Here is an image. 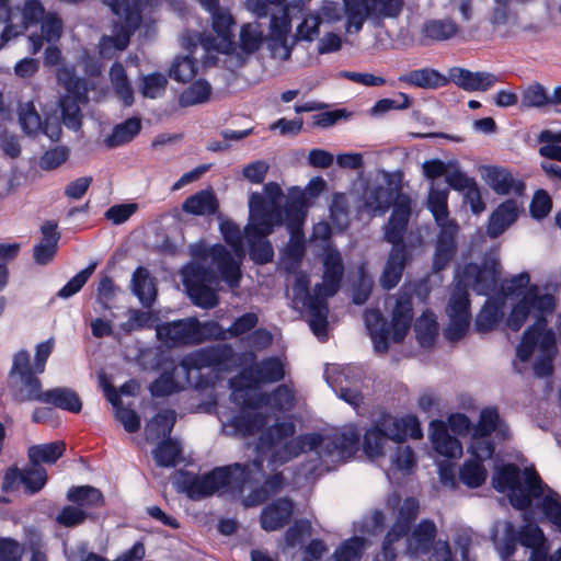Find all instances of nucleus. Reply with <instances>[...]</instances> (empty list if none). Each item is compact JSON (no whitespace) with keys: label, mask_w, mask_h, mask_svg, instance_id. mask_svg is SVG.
I'll use <instances>...</instances> for the list:
<instances>
[{"label":"nucleus","mask_w":561,"mask_h":561,"mask_svg":"<svg viewBox=\"0 0 561 561\" xmlns=\"http://www.w3.org/2000/svg\"><path fill=\"white\" fill-rule=\"evenodd\" d=\"M295 432L293 422L276 423L261 434L256 457L251 463L216 468L208 474L195 478L186 489L187 495L191 499H202L216 492L241 493L245 485L263 481L261 489L255 490L247 500V505L259 504L279 492L285 484L282 473L265 477V459L267 467L274 471L299 455L310 451L316 458L310 460L306 476L322 474L351 458L359 442V432L354 426L328 436L306 434L293 437Z\"/></svg>","instance_id":"f257e3e1"},{"label":"nucleus","mask_w":561,"mask_h":561,"mask_svg":"<svg viewBox=\"0 0 561 561\" xmlns=\"http://www.w3.org/2000/svg\"><path fill=\"white\" fill-rule=\"evenodd\" d=\"M507 296H514V304L511 313L506 319V327L512 331H518L528 317L536 322L523 334L522 341L516 348L517 362L514 366L518 373L524 370L519 363L526 364L538 353L534 364V371L538 377H547L552 374L553 358L557 353L556 335L552 330L546 329L547 317L552 314L556 308L554 296L538 285H530V276L523 272L507 279L504 285Z\"/></svg>","instance_id":"f03ea898"},{"label":"nucleus","mask_w":561,"mask_h":561,"mask_svg":"<svg viewBox=\"0 0 561 561\" xmlns=\"http://www.w3.org/2000/svg\"><path fill=\"white\" fill-rule=\"evenodd\" d=\"M492 483L500 492L508 491L512 505L518 510L535 503L561 533V496L548 488L533 468H525L522 473L515 465L497 467Z\"/></svg>","instance_id":"7ed1b4c3"},{"label":"nucleus","mask_w":561,"mask_h":561,"mask_svg":"<svg viewBox=\"0 0 561 561\" xmlns=\"http://www.w3.org/2000/svg\"><path fill=\"white\" fill-rule=\"evenodd\" d=\"M323 275L322 282L313 288L310 294V279L305 273L296 276L294 284V302L301 305L309 314V327L313 334L320 340L328 339V302L339 288L344 274V265L341 253L336 249L327 248L322 257Z\"/></svg>","instance_id":"20e7f679"},{"label":"nucleus","mask_w":561,"mask_h":561,"mask_svg":"<svg viewBox=\"0 0 561 561\" xmlns=\"http://www.w3.org/2000/svg\"><path fill=\"white\" fill-rule=\"evenodd\" d=\"M283 191L277 183H267L263 194L253 193L249 201L250 218L245 226L244 234L249 244L251 259L264 264L273 259V248L266 237L275 226L284 222V214L280 208Z\"/></svg>","instance_id":"39448f33"},{"label":"nucleus","mask_w":561,"mask_h":561,"mask_svg":"<svg viewBox=\"0 0 561 561\" xmlns=\"http://www.w3.org/2000/svg\"><path fill=\"white\" fill-rule=\"evenodd\" d=\"M391 205L393 209L383 227V237L387 242L397 244L403 240L411 216L412 201L409 195L400 192L388 173L368 181L362 194V206L365 211L371 216H382Z\"/></svg>","instance_id":"423d86ee"},{"label":"nucleus","mask_w":561,"mask_h":561,"mask_svg":"<svg viewBox=\"0 0 561 561\" xmlns=\"http://www.w3.org/2000/svg\"><path fill=\"white\" fill-rule=\"evenodd\" d=\"M496 264H486L479 267L476 264H468L456 271L457 285L455 286L447 306L449 324L445 330V336L449 341H458L465 336L470 324V310L468 299V287H471L479 295H489L496 287L497 283Z\"/></svg>","instance_id":"0eeeda50"},{"label":"nucleus","mask_w":561,"mask_h":561,"mask_svg":"<svg viewBox=\"0 0 561 561\" xmlns=\"http://www.w3.org/2000/svg\"><path fill=\"white\" fill-rule=\"evenodd\" d=\"M492 433H495L496 437L501 439H506L510 436V428L500 419L495 408H485L481 411L480 419L472 428L468 446L471 458L465 461L459 470L460 481L468 488H478L486 479V470L482 462L494 454V444L490 438Z\"/></svg>","instance_id":"6e6552de"},{"label":"nucleus","mask_w":561,"mask_h":561,"mask_svg":"<svg viewBox=\"0 0 561 561\" xmlns=\"http://www.w3.org/2000/svg\"><path fill=\"white\" fill-rule=\"evenodd\" d=\"M231 400L240 405V412L234 415L225 426L232 427L240 436H250L259 432L267 422L266 415L260 410L271 407L273 410L283 412L290 411L295 407V394L287 385L278 386L272 393H254L242 389L231 393Z\"/></svg>","instance_id":"1a4fd4ad"},{"label":"nucleus","mask_w":561,"mask_h":561,"mask_svg":"<svg viewBox=\"0 0 561 561\" xmlns=\"http://www.w3.org/2000/svg\"><path fill=\"white\" fill-rule=\"evenodd\" d=\"M220 232L225 241L231 247L233 254L222 244H207L199 242L191 245V255L205 263L211 261L217 267L224 282L232 289L239 287L241 280V262L245 255L239 227L229 220L220 222Z\"/></svg>","instance_id":"9d476101"},{"label":"nucleus","mask_w":561,"mask_h":561,"mask_svg":"<svg viewBox=\"0 0 561 561\" xmlns=\"http://www.w3.org/2000/svg\"><path fill=\"white\" fill-rule=\"evenodd\" d=\"M409 437L413 439L422 437L421 425L416 416L407 414L398 417L383 414L366 431L363 449L369 459L375 460L386 455L389 440L399 444Z\"/></svg>","instance_id":"9b49d317"},{"label":"nucleus","mask_w":561,"mask_h":561,"mask_svg":"<svg viewBox=\"0 0 561 561\" xmlns=\"http://www.w3.org/2000/svg\"><path fill=\"white\" fill-rule=\"evenodd\" d=\"M412 318V299L407 286L401 289V293L396 299L391 325L387 323L379 310H367L365 312V323L374 343L375 351L386 353L389 347L388 340L391 334L394 342L403 341L410 330Z\"/></svg>","instance_id":"f8f14e48"},{"label":"nucleus","mask_w":561,"mask_h":561,"mask_svg":"<svg viewBox=\"0 0 561 561\" xmlns=\"http://www.w3.org/2000/svg\"><path fill=\"white\" fill-rule=\"evenodd\" d=\"M448 195V186L432 182L426 205L439 227L433 260V268L436 272L445 268L451 261L456 251V236L459 230L457 222L449 218Z\"/></svg>","instance_id":"ddd939ff"},{"label":"nucleus","mask_w":561,"mask_h":561,"mask_svg":"<svg viewBox=\"0 0 561 561\" xmlns=\"http://www.w3.org/2000/svg\"><path fill=\"white\" fill-rule=\"evenodd\" d=\"M149 0H103L117 20L114 22V35L104 36L100 43V53L110 58L115 51L124 50L129 44V37L139 26L141 8Z\"/></svg>","instance_id":"4468645a"},{"label":"nucleus","mask_w":561,"mask_h":561,"mask_svg":"<svg viewBox=\"0 0 561 561\" xmlns=\"http://www.w3.org/2000/svg\"><path fill=\"white\" fill-rule=\"evenodd\" d=\"M183 283L192 301L202 308L210 309L218 305L217 295L220 280L224 282L211 261L195 260L182 271Z\"/></svg>","instance_id":"2eb2a0df"},{"label":"nucleus","mask_w":561,"mask_h":561,"mask_svg":"<svg viewBox=\"0 0 561 561\" xmlns=\"http://www.w3.org/2000/svg\"><path fill=\"white\" fill-rule=\"evenodd\" d=\"M387 506L392 510L398 508V511L396 522L383 541L381 556H378L376 561H394L396 548L393 546L408 535L420 507L417 500L414 497H408L401 503V499L397 493L389 495Z\"/></svg>","instance_id":"dca6fc26"},{"label":"nucleus","mask_w":561,"mask_h":561,"mask_svg":"<svg viewBox=\"0 0 561 561\" xmlns=\"http://www.w3.org/2000/svg\"><path fill=\"white\" fill-rule=\"evenodd\" d=\"M493 540L504 558L513 554L517 542L531 550L547 547V540L542 530L534 524H528L520 531H516L512 523H500L495 526Z\"/></svg>","instance_id":"f3484780"},{"label":"nucleus","mask_w":561,"mask_h":561,"mask_svg":"<svg viewBox=\"0 0 561 561\" xmlns=\"http://www.w3.org/2000/svg\"><path fill=\"white\" fill-rule=\"evenodd\" d=\"M347 18V32H359L365 20L373 18H396L404 0H343Z\"/></svg>","instance_id":"a211bd4d"},{"label":"nucleus","mask_w":561,"mask_h":561,"mask_svg":"<svg viewBox=\"0 0 561 561\" xmlns=\"http://www.w3.org/2000/svg\"><path fill=\"white\" fill-rule=\"evenodd\" d=\"M58 81L65 87L67 94L60 100L62 122L70 129L81 126L80 104L88 101L85 82L73 76L69 68H61L57 73Z\"/></svg>","instance_id":"6ab92c4d"},{"label":"nucleus","mask_w":561,"mask_h":561,"mask_svg":"<svg viewBox=\"0 0 561 561\" xmlns=\"http://www.w3.org/2000/svg\"><path fill=\"white\" fill-rule=\"evenodd\" d=\"M284 376L283 363L278 358L270 357L243 369L239 376L231 379L230 387L232 392L242 389L254 396V393L260 392L259 386L261 383L276 382L282 380Z\"/></svg>","instance_id":"aec40b11"},{"label":"nucleus","mask_w":561,"mask_h":561,"mask_svg":"<svg viewBox=\"0 0 561 561\" xmlns=\"http://www.w3.org/2000/svg\"><path fill=\"white\" fill-rule=\"evenodd\" d=\"M325 378L332 389L348 404L359 407L363 401L357 383L364 377V370L356 365H330L325 368Z\"/></svg>","instance_id":"412c9836"},{"label":"nucleus","mask_w":561,"mask_h":561,"mask_svg":"<svg viewBox=\"0 0 561 561\" xmlns=\"http://www.w3.org/2000/svg\"><path fill=\"white\" fill-rule=\"evenodd\" d=\"M307 207L306 192L298 187L290 188L283 211V224L287 226L291 234V244L288 247L287 253L295 261H299L304 254V245L297 238L301 233V226L307 215Z\"/></svg>","instance_id":"4be33fe9"},{"label":"nucleus","mask_w":561,"mask_h":561,"mask_svg":"<svg viewBox=\"0 0 561 561\" xmlns=\"http://www.w3.org/2000/svg\"><path fill=\"white\" fill-rule=\"evenodd\" d=\"M211 28L216 37H205L202 39L203 48L207 51L216 50L224 55L236 50L233 42V27L236 20L228 9L220 8L211 14Z\"/></svg>","instance_id":"5701e85b"},{"label":"nucleus","mask_w":561,"mask_h":561,"mask_svg":"<svg viewBox=\"0 0 561 561\" xmlns=\"http://www.w3.org/2000/svg\"><path fill=\"white\" fill-rule=\"evenodd\" d=\"M265 38L266 36L261 23L249 22L242 24L236 50H232L231 54H226L228 68L232 70L242 67L247 59L262 47Z\"/></svg>","instance_id":"b1692460"},{"label":"nucleus","mask_w":561,"mask_h":561,"mask_svg":"<svg viewBox=\"0 0 561 561\" xmlns=\"http://www.w3.org/2000/svg\"><path fill=\"white\" fill-rule=\"evenodd\" d=\"M45 15V9L38 0H26L22 9L18 8L13 11L3 30L4 41H10L23 34L30 26L42 21Z\"/></svg>","instance_id":"393cba45"},{"label":"nucleus","mask_w":561,"mask_h":561,"mask_svg":"<svg viewBox=\"0 0 561 561\" xmlns=\"http://www.w3.org/2000/svg\"><path fill=\"white\" fill-rule=\"evenodd\" d=\"M47 481V472L39 466L32 465L25 469L11 468L7 471L2 489L12 491L21 483L27 493L34 494L42 490Z\"/></svg>","instance_id":"a878e982"},{"label":"nucleus","mask_w":561,"mask_h":561,"mask_svg":"<svg viewBox=\"0 0 561 561\" xmlns=\"http://www.w3.org/2000/svg\"><path fill=\"white\" fill-rule=\"evenodd\" d=\"M485 183L499 195H523L525 183L508 169L495 165L482 168Z\"/></svg>","instance_id":"bb28decb"},{"label":"nucleus","mask_w":561,"mask_h":561,"mask_svg":"<svg viewBox=\"0 0 561 561\" xmlns=\"http://www.w3.org/2000/svg\"><path fill=\"white\" fill-rule=\"evenodd\" d=\"M449 81L465 91H488L494 87L500 78L486 71H470L465 68L454 67L449 69Z\"/></svg>","instance_id":"cd10ccee"},{"label":"nucleus","mask_w":561,"mask_h":561,"mask_svg":"<svg viewBox=\"0 0 561 561\" xmlns=\"http://www.w3.org/2000/svg\"><path fill=\"white\" fill-rule=\"evenodd\" d=\"M430 438L434 450L446 458H459L462 456V445L453 437L445 422L435 420L430 424Z\"/></svg>","instance_id":"c85d7f7f"},{"label":"nucleus","mask_w":561,"mask_h":561,"mask_svg":"<svg viewBox=\"0 0 561 561\" xmlns=\"http://www.w3.org/2000/svg\"><path fill=\"white\" fill-rule=\"evenodd\" d=\"M437 527L433 520L422 519L411 535L407 538V553L411 557H420L431 551L435 543Z\"/></svg>","instance_id":"c756f323"},{"label":"nucleus","mask_w":561,"mask_h":561,"mask_svg":"<svg viewBox=\"0 0 561 561\" xmlns=\"http://www.w3.org/2000/svg\"><path fill=\"white\" fill-rule=\"evenodd\" d=\"M294 504L288 499H279L267 505L260 517L261 526L266 531L283 528L290 519Z\"/></svg>","instance_id":"7c9ffc66"},{"label":"nucleus","mask_w":561,"mask_h":561,"mask_svg":"<svg viewBox=\"0 0 561 561\" xmlns=\"http://www.w3.org/2000/svg\"><path fill=\"white\" fill-rule=\"evenodd\" d=\"M100 382L106 399L115 408V416L123 424L124 428L128 433H135L140 428V419L138 414L131 410L121 405L119 393L115 388L107 382L104 376L100 377Z\"/></svg>","instance_id":"2f4dec72"},{"label":"nucleus","mask_w":561,"mask_h":561,"mask_svg":"<svg viewBox=\"0 0 561 561\" xmlns=\"http://www.w3.org/2000/svg\"><path fill=\"white\" fill-rule=\"evenodd\" d=\"M393 248L389 254L385 270L380 277V284L385 289H391L400 282L407 261L405 248L402 240Z\"/></svg>","instance_id":"473e14b6"},{"label":"nucleus","mask_w":561,"mask_h":561,"mask_svg":"<svg viewBox=\"0 0 561 561\" xmlns=\"http://www.w3.org/2000/svg\"><path fill=\"white\" fill-rule=\"evenodd\" d=\"M519 207L514 199L503 202L492 213L489 225L488 234L496 238L502 234L518 217Z\"/></svg>","instance_id":"72a5a7b5"},{"label":"nucleus","mask_w":561,"mask_h":561,"mask_svg":"<svg viewBox=\"0 0 561 561\" xmlns=\"http://www.w3.org/2000/svg\"><path fill=\"white\" fill-rule=\"evenodd\" d=\"M43 238L38 244L34 247V260L37 264L45 265L49 263L57 251L59 233L57 232V224L55 221H46L41 228Z\"/></svg>","instance_id":"f704fd0d"},{"label":"nucleus","mask_w":561,"mask_h":561,"mask_svg":"<svg viewBox=\"0 0 561 561\" xmlns=\"http://www.w3.org/2000/svg\"><path fill=\"white\" fill-rule=\"evenodd\" d=\"M399 80L422 89H438L449 82V75L445 76L433 68H422L402 75Z\"/></svg>","instance_id":"c9c22d12"},{"label":"nucleus","mask_w":561,"mask_h":561,"mask_svg":"<svg viewBox=\"0 0 561 561\" xmlns=\"http://www.w3.org/2000/svg\"><path fill=\"white\" fill-rule=\"evenodd\" d=\"M41 22L42 35L28 37L32 54H37L42 49L44 39L47 43L57 42L62 33V22L57 14L47 13Z\"/></svg>","instance_id":"e433bc0d"},{"label":"nucleus","mask_w":561,"mask_h":561,"mask_svg":"<svg viewBox=\"0 0 561 561\" xmlns=\"http://www.w3.org/2000/svg\"><path fill=\"white\" fill-rule=\"evenodd\" d=\"M10 386L15 401L43 402L44 392L41 389V381L36 376L10 379Z\"/></svg>","instance_id":"4c0bfd02"},{"label":"nucleus","mask_w":561,"mask_h":561,"mask_svg":"<svg viewBox=\"0 0 561 561\" xmlns=\"http://www.w3.org/2000/svg\"><path fill=\"white\" fill-rule=\"evenodd\" d=\"M131 290L145 307H150L156 299L153 278L144 267H138L131 277Z\"/></svg>","instance_id":"58836bf2"},{"label":"nucleus","mask_w":561,"mask_h":561,"mask_svg":"<svg viewBox=\"0 0 561 561\" xmlns=\"http://www.w3.org/2000/svg\"><path fill=\"white\" fill-rule=\"evenodd\" d=\"M43 402L72 413H78L82 409V402L79 396L69 388H55L45 391Z\"/></svg>","instance_id":"ea45409f"},{"label":"nucleus","mask_w":561,"mask_h":561,"mask_svg":"<svg viewBox=\"0 0 561 561\" xmlns=\"http://www.w3.org/2000/svg\"><path fill=\"white\" fill-rule=\"evenodd\" d=\"M67 499L87 512L91 508L101 507L104 504V497L100 490L90 485L69 489Z\"/></svg>","instance_id":"a19ab883"},{"label":"nucleus","mask_w":561,"mask_h":561,"mask_svg":"<svg viewBox=\"0 0 561 561\" xmlns=\"http://www.w3.org/2000/svg\"><path fill=\"white\" fill-rule=\"evenodd\" d=\"M211 85L203 79L196 80L185 87L178 96L181 106H194L209 101Z\"/></svg>","instance_id":"79ce46f5"},{"label":"nucleus","mask_w":561,"mask_h":561,"mask_svg":"<svg viewBox=\"0 0 561 561\" xmlns=\"http://www.w3.org/2000/svg\"><path fill=\"white\" fill-rule=\"evenodd\" d=\"M175 423L173 411L157 414L146 426V435L149 442L171 439L170 434Z\"/></svg>","instance_id":"37998d69"},{"label":"nucleus","mask_w":561,"mask_h":561,"mask_svg":"<svg viewBox=\"0 0 561 561\" xmlns=\"http://www.w3.org/2000/svg\"><path fill=\"white\" fill-rule=\"evenodd\" d=\"M65 449V443L57 440L31 446L27 455L30 462L34 466H38L39 463H54L64 455Z\"/></svg>","instance_id":"c03bdc74"},{"label":"nucleus","mask_w":561,"mask_h":561,"mask_svg":"<svg viewBox=\"0 0 561 561\" xmlns=\"http://www.w3.org/2000/svg\"><path fill=\"white\" fill-rule=\"evenodd\" d=\"M503 317V304L494 298H489L476 320V329L481 333L493 330Z\"/></svg>","instance_id":"a18cd8bd"},{"label":"nucleus","mask_w":561,"mask_h":561,"mask_svg":"<svg viewBox=\"0 0 561 561\" xmlns=\"http://www.w3.org/2000/svg\"><path fill=\"white\" fill-rule=\"evenodd\" d=\"M141 128L138 118H129L122 124L116 125L112 133L104 139V144L108 148H116L129 142Z\"/></svg>","instance_id":"49530a36"},{"label":"nucleus","mask_w":561,"mask_h":561,"mask_svg":"<svg viewBox=\"0 0 561 561\" xmlns=\"http://www.w3.org/2000/svg\"><path fill=\"white\" fill-rule=\"evenodd\" d=\"M218 208L217 199L213 192L202 191L188 197L183 204V209L193 215H213Z\"/></svg>","instance_id":"de8ad7c7"},{"label":"nucleus","mask_w":561,"mask_h":561,"mask_svg":"<svg viewBox=\"0 0 561 561\" xmlns=\"http://www.w3.org/2000/svg\"><path fill=\"white\" fill-rule=\"evenodd\" d=\"M110 78L115 95L125 106H130L134 102V92L124 67L121 64H114L110 71Z\"/></svg>","instance_id":"09e8293b"},{"label":"nucleus","mask_w":561,"mask_h":561,"mask_svg":"<svg viewBox=\"0 0 561 561\" xmlns=\"http://www.w3.org/2000/svg\"><path fill=\"white\" fill-rule=\"evenodd\" d=\"M390 462L391 466L387 472L389 477L394 472L410 474L416 465L415 454L410 446L399 443L390 456Z\"/></svg>","instance_id":"8fccbe9b"},{"label":"nucleus","mask_w":561,"mask_h":561,"mask_svg":"<svg viewBox=\"0 0 561 561\" xmlns=\"http://www.w3.org/2000/svg\"><path fill=\"white\" fill-rule=\"evenodd\" d=\"M415 333L422 346H430L438 333L436 316L432 311H424L415 322Z\"/></svg>","instance_id":"3c124183"},{"label":"nucleus","mask_w":561,"mask_h":561,"mask_svg":"<svg viewBox=\"0 0 561 561\" xmlns=\"http://www.w3.org/2000/svg\"><path fill=\"white\" fill-rule=\"evenodd\" d=\"M183 45H187L188 54L182 58H178V82H186L192 80L197 73V59L194 57L195 51L198 48L197 43H191V41L183 38Z\"/></svg>","instance_id":"603ef678"},{"label":"nucleus","mask_w":561,"mask_h":561,"mask_svg":"<svg viewBox=\"0 0 561 561\" xmlns=\"http://www.w3.org/2000/svg\"><path fill=\"white\" fill-rule=\"evenodd\" d=\"M458 31L450 20H431L424 23L423 34L434 41H445L453 37Z\"/></svg>","instance_id":"864d4df0"},{"label":"nucleus","mask_w":561,"mask_h":561,"mask_svg":"<svg viewBox=\"0 0 561 561\" xmlns=\"http://www.w3.org/2000/svg\"><path fill=\"white\" fill-rule=\"evenodd\" d=\"M522 105L537 108L549 105L547 89L539 82L528 84L522 90Z\"/></svg>","instance_id":"5fc2aeb1"},{"label":"nucleus","mask_w":561,"mask_h":561,"mask_svg":"<svg viewBox=\"0 0 561 561\" xmlns=\"http://www.w3.org/2000/svg\"><path fill=\"white\" fill-rule=\"evenodd\" d=\"M19 122L23 131L27 135H36L42 129L41 117L32 102L20 105Z\"/></svg>","instance_id":"6e6d98bb"},{"label":"nucleus","mask_w":561,"mask_h":561,"mask_svg":"<svg viewBox=\"0 0 561 561\" xmlns=\"http://www.w3.org/2000/svg\"><path fill=\"white\" fill-rule=\"evenodd\" d=\"M365 539L353 537L343 542L334 552L333 561H358L365 549Z\"/></svg>","instance_id":"4d7b16f0"},{"label":"nucleus","mask_w":561,"mask_h":561,"mask_svg":"<svg viewBox=\"0 0 561 561\" xmlns=\"http://www.w3.org/2000/svg\"><path fill=\"white\" fill-rule=\"evenodd\" d=\"M24 545L31 552V561H46L42 534L34 527L24 528Z\"/></svg>","instance_id":"13d9d810"},{"label":"nucleus","mask_w":561,"mask_h":561,"mask_svg":"<svg viewBox=\"0 0 561 561\" xmlns=\"http://www.w3.org/2000/svg\"><path fill=\"white\" fill-rule=\"evenodd\" d=\"M90 512L77 505H66L56 516V522L64 527H76L84 523Z\"/></svg>","instance_id":"bf43d9fd"},{"label":"nucleus","mask_w":561,"mask_h":561,"mask_svg":"<svg viewBox=\"0 0 561 561\" xmlns=\"http://www.w3.org/2000/svg\"><path fill=\"white\" fill-rule=\"evenodd\" d=\"M476 182L473 178L468 176L466 172L459 169L458 162L453 161V165L449 168L446 174V183L448 188L451 187L455 191L463 193Z\"/></svg>","instance_id":"052dcab7"},{"label":"nucleus","mask_w":561,"mask_h":561,"mask_svg":"<svg viewBox=\"0 0 561 561\" xmlns=\"http://www.w3.org/2000/svg\"><path fill=\"white\" fill-rule=\"evenodd\" d=\"M96 263H91L88 267L76 274L59 291L58 296L61 298H69L77 294L90 276L93 274Z\"/></svg>","instance_id":"680f3d73"},{"label":"nucleus","mask_w":561,"mask_h":561,"mask_svg":"<svg viewBox=\"0 0 561 561\" xmlns=\"http://www.w3.org/2000/svg\"><path fill=\"white\" fill-rule=\"evenodd\" d=\"M34 363L31 364L30 354L22 350L13 356L12 368L10 370V379L35 376Z\"/></svg>","instance_id":"e2e57ef3"},{"label":"nucleus","mask_w":561,"mask_h":561,"mask_svg":"<svg viewBox=\"0 0 561 561\" xmlns=\"http://www.w3.org/2000/svg\"><path fill=\"white\" fill-rule=\"evenodd\" d=\"M321 18L318 14L308 13L305 15L302 22L297 26L296 39L297 41H313L319 35V27Z\"/></svg>","instance_id":"0e129e2a"},{"label":"nucleus","mask_w":561,"mask_h":561,"mask_svg":"<svg viewBox=\"0 0 561 561\" xmlns=\"http://www.w3.org/2000/svg\"><path fill=\"white\" fill-rule=\"evenodd\" d=\"M291 20L288 8L282 9L279 14H272L270 20L268 34L266 36H289Z\"/></svg>","instance_id":"69168bd1"},{"label":"nucleus","mask_w":561,"mask_h":561,"mask_svg":"<svg viewBox=\"0 0 561 561\" xmlns=\"http://www.w3.org/2000/svg\"><path fill=\"white\" fill-rule=\"evenodd\" d=\"M167 82V78L160 73L144 77L141 87L142 95L150 99L160 96L165 90Z\"/></svg>","instance_id":"338daca9"},{"label":"nucleus","mask_w":561,"mask_h":561,"mask_svg":"<svg viewBox=\"0 0 561 561\" xmlns=\"http://www.w3.org/2000/svg\"><path fill=\"white\" fill-rule=\"evenodd\" d=\"M24 547L11 538L0 539V561H22Z\"/></svg>","instance_id":"774afa93"}]
</instances>
